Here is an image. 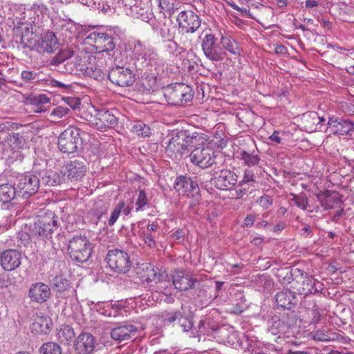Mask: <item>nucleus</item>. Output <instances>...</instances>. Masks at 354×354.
<instances>
[{"label":"nucleus","instance_id":"obj_1","mask_svg":"<svg viewBox=\"0 0 354 354\" xmlns=\"http://www.w3.org/2000/svg\"><path fill=\"white\" fill-rule=\"evenodd\" d=\"M58 227V217L53 212L49 211L39 216L28 231H21L18 234L20 244L26 246L31 239H47L50 237Z\"/></svg>","mask_w":354,"mask_h":354},{"label":"nucleus","instance_id":"obj_2","mask_svg":"<svg viewBox=\"0 0 354 354\" xmlns=\"http://www.w3.org/2000/svg\"><path fill=\"white\" fill-rule=\"evenodd\" d=\"M205 141V134L198 132L188 134L187 131H181L176 133L169 142L166 147V152L175 158H182L189 152V148Z\"/></svg>","mask_w":354,"mask_h":354},{"label":"nucleus","instance_id":"obj_3","mask_svg":"<svg viewBox=\"0 0 354 354\" xmlns=\"http://www.w3.org/2000/svg\"><path fill=\"white\" fill-rule=\"evenodd\" d=\"M129 50L131 51L129 65L133 66L138 70H142L153 63L158 62V55L155 50L147 46L145 42L139 39L129 43Z\"/></svg>","mask_w":354,"mask_h":354},{"label":"nucleus","instance_id":"obj_4","mask_svg":"<svg viewBox=\"0 0 354 354\" xmlns=\"http://www.w3.org/2000/svg\"><path fill=\"white\" fill-rule=\"evenodd\" d=\"M163 95L168 104L184 106L192 100L194 92L188 85L175 84L165 88Z\"/></svg>","mask_w":354,"mask_h":354},{"label":"nucleus","instance_id":"obj_5","mask_svg":"<svg viewBox=\"0 0 354 354\" xmlns=\"http://www.w3.org/2000/svg\"><path fill=\"white\" fill-rule=\"evenodd\" d=\"M67 250L70 257L73 261L84 263L91 257L93 246L86 236L79 235L74 236L68 241Z\"/></svg>","mask_w":354,"mask_h":354},{"label":"nucleus","instance_id":"obj_6","mask_svg":"<svg viewBox=\"0 0 354 354\" xmlns=\"http://www.w3.org/2000/svg\"><path fill=\"white\" fill-rule=\"evenodd\" d=\"M194 149L189 154L190 161L201 168L205 169L211 167L215 162V152L209 146L207 136L205 141L194 145Z\"/></svg>","mask_w":354,"mask_h":354},{"label":"nucleus","instance_id":"obj_7","mask_svg":"<svg viewBox=\"0 0 354 354\" xmlns=\"http://www.w3.org/2000/svg\"><path fill=\"white\" fill-rule=\"evenodd\" d=\"M221 44L214 35L209 32L205 33L201 41V48L206 58L213 62L224 60L226 53Z\"/></svg>","mask_w":354,"mask_h":354},{"label":"nucleus","instance_id":"obj_8","mask_svg":"<svg viewBox=\"0 0 354 354\" xmlns=\"http://www.w3.org/2000/svg\"><path fill=\"white\" fill-rule=\"evenodd\" d=\"M80 132V129L69 127L59 135L58 147L62 153L69 154L77 151L82 143Z\"/></svg>","mask_w":354,"mask_h":354},{"label":"nucleus","instance_id":"obj_9","mask_svg":"<svg viewBox=\"0 0 354 354\" xmlns=\"http://www.w3.org/2000/svg\"><path fill=\"white\" fill-rule=\"evenodd\" d=\"M106 260L110 268L119 274L127 273L131 267L129 255L120 250H109Z\"/></svg>","mask_w":354,"mask_h":354},{"label":"nucleus","instance_id":"obj_10","mask_svg":"<svg viewBox=\"0 0 354 354\" xmlns=\"http://www.w3.org/2000/svg\"><path fill=\"white\" fill-rule=\"evenodd\" d=\"M13 46L16 45L17 48H30L35 50L37 40L33 33L32 27L28 26H18L13 29Z\"/></svg>","mask_w":354,"mask_h":354},{"label":"nucleus","instance_id":"obj_11","mask_svg":"<svg viewBox=\"0 0 354 354\" xmlns=\"http://www.w3.org/2000/svg\"><path fill=\"white\" fill-rule=\"evenodd\" d=\"M40 180L39 177L33 174H28L19 177L17 183L18 194L24 198H28L37 192Z\"/></svg>","mask_w":354,"mask_h":354},{"label":"nucleus","instance_id":"obj_12","mask_svg":"<svg viewBox=\"0 0 354 354\" xmlns=\"http://www.w3.org/2000/svg\"><path fill=\"white\" fill-rule=\"evenodd\" d=\"M174 189L180 195L194 198L196 203H198L200 200V189L198 183L190 177L186 176H178L175 180Z\"/></svg>","mask_w":354,"mask_h":354},{"label":"nucleus","instance_id":"obj_13","mask_svg":"<svg viewBox=\"0 0 354 354\" xmlns=\"http://www.w3.org/2000/svg\"><path fill=\"white\" fill-rule=\"evenodd\" d=\"M177 21L185 33H194L201 25L200 17L192 10L181 11L177 17Z\"/></svg>","mask_w":354,"mask_h":354},{"label":"nucleus","instance_id":"obj_14","mask_svg":"<svg viewBox=\"0 0 354 354\" xmlns=\"http://www.w3.org/2000/svg\"><path fill=\"white\" fill-rule=\"evenodd\" d=\"M108 77L112 83L122 87L129 86L134 82L131 70L120 66L113 68L109 73Z\"/></svg>","mask_w":354,"mask_h":354},{"label":"nucleus","instance_id":"obj_15","mask_svg":"<svg viewBox=\"0 0 354 354\" xmlns=\"http://www.w3.org/2000/svg\"><path fill=\"white\" fill-rule=\"evenodd\" d=\"M213 180L215 187L219 189H231L237 183V176L229 169L214 171Z\"/></svg>","mask_w":354,"mask_h":354},{"label":"nucleus","instance_id":"obj_16","mask_svg":"<svg viewBox=\"0 0 354 354\" xmlns=\"http://www.w3.org/2000/svg\"><path fill=\"white\" fill-rule=\"evenodd\" d=\"M86 172V166L84 161L74 160L68 162L64 167L63 174L66 181H77L81 180Z\"/></svg>","mask_w":354,"mask_h":354},{"label":"nucleus","instance_id":"obj_17","mask_svg":"<svg viewBox=\"0 0 354 354\" xmlns=\"http://www.w3.org/2000/svg\"><path fill=\"white\" fill-rule=\"evenodd\" d=\"M117 122V118L111 111L102 109L97 111L93 120H91V124L97 129L103 131L115 125Z\"/></svg>","mask_w":354,"mask_h":354},{"label":"nucleus","instance_id":"obj_18","mask_svg":"<svg viewBox=\"0 0 354 354\" xmlns=\"http://www.w3.org/2000/svg\"><path fill=\"white\" fill-rule=\"evenodd\" d=\"M59 46L55 34L52 31L45 32L39 39L37 40L35 50L41 53H52Z\"/></svg>","mask_w":354,"mask_h":354},{"label":"nucleus","instance_id":"obj_19","mask_svg":"<svg viewBox=\"0 0 354 354\" xmlns=\"http://www.w3.org/2000/svg\"><path fill=\"white\" fill-rule=\"evenodd\" d=\"M21 254L17 250H7L0 255V263L3 270L12 271L21 265Z\"/></svg>","mask_w":354,"mask_h":354},{"label":"nucleus","instance_id":"obj_20","mask_svg":"<svg viewBox=\"0 0 354 354\" xmlns=\"http://www.w3.org/2000/svg\"><path fill=\"white\" fill-rule=\"evenodd\" d=\"M74 346L78 354H90L95 347V338L90 333H82L77 337Z\"/></svg>","mask_w":354,"mask_h":354},{"label":"nucleus","instance_id":"obj_21","mask_svg":"<svg viewBox=\"0 0 354 354\" xmlns=\"http://www.w3.org/2000/svg\"><path fill=\"white\" fill-rule=\"evenodd\" d=\"M327 124L328 131L335 135H347L354 131V122L346 120L330 118Z\"/></svg>","mask_w":354,"mask_h":354},{"label":"nucleus","instance_id":"obj_22","mask_svg":"<svg viewBox=\"0 0 354 354\" xmlns=\"http://www.w3.org/2000/svg\"><path fill=\"white\" fill-rule=\"evenodd\" d=\"M28 295L32 301L41 304L49 299L50 290L46 283H36L31 286Z\"/></svg>","mask_w":354,"mask_h":354},{"label":"nucleus","instance_id":"obj_23","mask_svg":"<svg viewBox=\"0 0 354 354\" xmlns=\"http://www.w3.org/2000/svg\"><path fill=\"white\" fill-rule=\"evenodd\" d=\"M173 284L179 290H187L193 287L194 281L189 274L176 270L173 274Z\"/></svg>","mask_w":354,"mask_h":354},{"label":"nucleus","instance_id":"obj_24","mask_svg":"<svg viewBox=\"0 0 354 354\" xmlns=\"http://www.w3.org/2000/svg\"><path fill=\"white\" fill-rule=\"evenodd\" d=\"M136 332V327L131 324H127L113 328L111 332V336L113 339L122 342L129 339L131 335Z\"/></svg>","mask_w":354,"mask_h":354},{"label":"nucleus","instance_id":"obj_25","mask_svg":"<svg viewBox=\"0 0 354 354\" xmlns=\"http://www.w3.org/2000/svg\"><path fill=\"white\" fill-rule=\"evenodd\" d=\"M41 182L46 185L55 186L66 182V180L62 171L46 170L43 173Z\"/></svg>","mask_w":354,"mask_h":354},{"label":"nucleus","instance_id":"obj_26","mask_svg":"<svg viewBox=\"0 0 354 354\" xmlns=\"http://www.w3.org/2000/svg\"><path fill=\"white\" fill-rule=\"evenodd\" d=\"M142 268L143 270L142 278L146 281L148 283H158L160 281L162 274L160 273V270L158 268L149 263H145L142 264Z\"/></svg>","mask_w":354,"mask_h":354},{"label":"nucleus","instance_id":"obj_27","mask_svg":"<svg viewBox=\"0 0 354 354\" xmlns=\"http://www.w3.org/2000/svg\"><path fill=\"white\" fill-rule=\"evenodd\" d=\"M149 0L136 3L131 7L132 14L137 18H140L142 21H147L150 19L149 12Z\"/></svg>","mask_w":354,"mask_h":354},{"label":"nucleus","instance_id":"obj_28","mask_svg":"<svg viewBox=\"0 0 354 354\" xmlns=\"http://www.w3.org/2000/svg\"><path fill=\"white\" fill-rule=\"evenodd\" d=\"M275 299L278 306L289 309L295 299V295L293 292L286 290L278 292L275 295Z\"/></svg>","mask_w":354,"mask_h":354},{"label":"nucleus","instance_id":"obj_29","mask_svg":"<svg viewBox=\"0 0 354 354\" xmlns=\"http://www.w3.org/2000/svg\"><path fill=\"white\" fill-rule=\"evenodd\" d=\"M158 225L155 223H148L147 229L142 232V239L145 243L149 248H154L156 243V232L157 231Z\"/></svg>","mask_w":354,"mask_h":354},{"label":"nucleus","instance_id":"obj_30","mask_svg":"<svg viewBox=\"0 0 354 354\" xmlns=\"http://www.w3.org/2000/svg\"><path fill=\"white\" fill-rule=\"evenodd\" d=\"M302 286V290L304 294H313L322 290V283L309 276H306L304 279Z\"/></svg>","mask_w":354,"mask_h":354},{"label":"nucleus","instance_id":"obj_31","mask_svg":"<svg viewBox=\"0 0 354 354\" xmlns=\"http://www.w3.org/2000/svg\"><path fill=\"white\" fill-rule=\"evenodd\" d=\"M18 194L17 187L14 185L6 183L0 185V201L3 203L10 202Z\"/></svg>","mask_w":354,"mask_h":354},{"label":"nucleus","instance_id":"obj_32","mask_svg":"<svg viewBox=\"0 0 354 354\" xmlns=\"http://www.w3.org/2000/svg\"><path fill=\"white\" fill-rule=\"evenodd\" d=\"M49 322L47 316H37L31 325V330L35 334L46 333L49 329Z\"/></svg>","mask_w":354,"mask_h":354},{"label":"nucleus","instance_id":"obj_33","mask_svg":"<svg viewBox=\"0 0 354 354\" xmlns=\"http://www.w3.org/2000/svg\"><path fill=\"white\" fill-rule=\"evenodd\" d=\"M221 44L223 49L227 50L234 55H239L241 53V48L239 43L231 37H222Z\"/></svg>","mask_w":354,"mask_h":354},{"label":"nucleus","instance_id":"obj_34","mask_svg":"<svg viewBox=\"0 0 354 354\" xmlns=\"http://www.w3.org/2000/svg\"><path fill=\"white\" fill-rule=\"evenodd\" d=\"M241 159L248 167H254L260 161L259 151L252 149V151L241 150L240 151Z\"/></svg>","mask_w":354,"mask_h":354},{"label":"nucleus","instance_id":"obj_35","mask_svg":"<svg viewBox=\"0 0 354 354\" xmlns=\"http://www.w3.org/2000/svg\"><path fill=\"white\" fill-rule=\"evenodd\" d=\"M115 48L114 39L106 32H100L98 48L100 51H111Z\"/></svg>","mask_w":354,"mask_h":354},{"label":"nucleus","instance_id":"obj_36","mask_svg":"<svg viewBox=\"0 0 354 354\" xmlns=\"http://www.w3.org/2000/svg\"><path fill=\"white\" fill-rule=\"evenodd\" d=\"M95 57L83 52H78L74 59L73 64L77 69V71L84 72L86 68L88 66L86 62L91 59H95Z\"/></svg>","mask_w":354,"mask_h":354},{"label":"nucleus","instance_id":"obj_37","mask_svg":"<svg viewBox=\"0 0 354 354\" xmlns=\"http://www.w3.org/2000/svg\"><path fill=\"white\" fill-rule=\"evenodd\" d=\"M74 52L70 49L62 50L51 60V65L58 66L62 68V65L74 55Z\"/></svg>","mask_w":354,"mask_h":354},{"label":"nucleus","instance_id":"obj_38","mask_svg":"<svg viewBox=\"0 0 354 354\" xmlns=\"http://www.w3.org/2000/svg\"><path fill=\"white\" fill-rule=\"evenodd\" d=\"M39 351L40 354H62L61 346L53 342L43 344Z\"/></svg>","mask_w":354,"mask_h":354},{"label":"nucleus","instance_id":"obj_39","mask_svg":"<svg viewBox=\"0 0 354 354\" xmlns=\"http://www.w3.org/2000/svg\"><path fill=\"white\" fill-rule=\"evenodd\" d=\"M74 337V330L69 326H63L57 333V338L64 344L68 343L73 339Z\"/></svg>","mask_w":354,"mask_h":354},{"label":"nucleus","instance_id":"obj_40","mask_svg":"<svg viewBox=\"0 0 354 354\" xmlns=\"http://www.w3.org/2000/svg\"><path fill=\"white\" fill-rule=\"evenodd\" d=\"M70 287L69 281L63 275L56 276L53 280V288L58 292H64Z\"/></svg>","mask_w":354,"mask_h":354},{"label":"nucleus","instance_id":"obj_41","mask_svg":"<svg viewBox=\"0 0 354 354\" xmlns=\"http://www.w3.org/2000/svg\"><path fill=\"white\" fill-rule=\"evenodd\" d=\"M149 200L147 198L145 190H140L138 197L135 202V211L136 212L144 211L148 206Z\"/></svg>","mask_w":354,"mask_h":354},{"label":"nucleus","instance_id":"obj_42","mask_svg":"<svg viewBox=\"0 0 354 354\" xmlns=\"http://www.w3.org/2000/svg\"><path fill=\"white\" fill-rule=\"evenodd\" d=\"M313 339L319 342H331L335 341L337 335L335 333H330L324 329H319L313 333Z\"/></svg>","mask_w":354,"mask_h":354},{"label":"nucleus","instance_id":"obj_43","mask_svg":"<svg viewBox=\"0 0 354 354\" xmlns=\"http://www.w3.org/2000/svg\"><path fill=\"white\" fill-rule=\"evenodd\" d=\"M292 198L291 201L303 210H306L308 207V198L304 193H300L299 194H292Z\"/></svg>","mask_w":354,"mask_h":354},{"label":"nucleus","instance_id":"obj_44","mask_svg":"<svg viewBox=\"0 0 354 354\" xmlns=\"http://www.w3.org/2000/svg\"><path fill=\"white\" fill-rule=\"evenodd\" d=\"M132 131L139 136L148 137L151 134L150 127L142 122H137L132 127Z\"/></svg>","mask_w":354,"mask_h":354},{"label":"nucleus","instance_id":"obj_45","mask_svg":"<svg viewBox=\"0 0 354 354\" xmlns=\"http://www.w3.org/2000/svg\"><path fill=\"white\" fill-rule=\"evenodd\" d=\"M83 73L86 75L98 81L102 80L104 77V74L101 69L93 65L88 66Z\"/></svg>","mask_w":354,"mask_h":354},{"label":"nucleus","instance_id":"obj_46","mask_svg":"<svg viewBox=\"0 0 354 354\" xmlns=\"http://www.w3.org/2000/svg\"><path fill=\"white\" fill-rule=\"evenodd\" d=\"M318 201H319L321 206L325 210L334 208L335 205L338 203L337 198L331 196L328 194H325L324 198L318 196Z\"/></svg>","mask_w":354,"mask_h":354},{"label":"nucleus","instance_id":"obj_47","mask_svg":"<svg viewBox=\"0 0 354 354\" xmlns=\"http://www.w3.org/2000/svg\"><path fill=\"white\" fill-rule=\"evenodd\" d=\"M180 2L178 0H160V6L168 11L170 14H173L175 10L178 9Z\"/></svg>","mask_w":354,"mask_h":354},{"label":"nucleus","instance_id":"obj_48","mask_svg":"<svg viewBox=\"0 0 354 354\" xmlns=\"http://www.w3.org/2000/svg\"><path fill=\"white\" fill-rule=\"evenodd\" d=\"M124 207V201H120L113 208L111 212V216L108 221L109 226L113 225L122 213V209Z\"/></svg>","mask_w":354,"mask_h":354},{"label":"nucleus","instance_id":"obj_49","mask_svg":"<svg viewBox=\"0 0 354 354\" xmlns=\"http://www.w3.org/2000/svg\"><path fill=\"white\" fill-rule=\"evenodd\" d=\"M39 74L33 71H22L21 78L24 83H33L38 80Z\"/></svg>","mask_w":354,"mask_h":354},{"label":"nucleus","instance_id":"obj_50","mask_svg":"<svg viewBox=\"0 0 354 354\" xmlns=\"http://www.w3.org/2000/svg\"><path fill=\"white\" fill-rule=\"evenodd\" d=\"M178 324L184 332L189 331L193 326L192 322L187 317L183 316L182 314H180L178 318Z\"/></svg>","mask_w":354,"mask_h":354},{"label":"nucleus","instance_id":"obj_51","mask_svg":"<svg viewBox=\"0 0 354 354\" xmlns=\"http://www.w3.org/2000/svg\"><path fill=\"white\" fill-rule=\"evenodd\" d=\"M255 169H247L245 170L243 178L240 182L241 185L243 183H249L251 182L256 181L255 174H254Z\"/></svg>","mask_w":354,"mask_h":354},{"label":"nucleus","instance_id":"obj_52","mask_svg":"<svg viewBox=\"0 0 354 354\" xmlns=\"http://www.w3.org/2000/svg\"><path fill=\"white\" fill-rule=\"evenodd\" d=\"M59 70L61 71L62 73H69V74L77 72V69L73 64V62L68 61V60L66 61V62H64V64H62V68L60 67H59Z\"/></svg>","mask_w":354,"mask_h":354},{"label":"nucleus","instance_id":"obj_53","mask_svg":"<svg viewBox=\"0 0 354 354\" xmlns=\"http://www.w3.org/2000/svg\"><path fill=\"white\" fill-rule=\"evenodd\" d=\"M259 203L261 207L264 209H268L272 205L273 201L272 198L268 195H263L259 198Z\"/></svg>","mask_w":354,"mask_h":354},{"label":"nucleus","instance_id":"obj_54","mask_svg":"<svg viewBox=\"0 0 354 354\" xmlns=\"http://www.w3.org/2000/svg\"><path fill=\"white\" fill-rule=\"evenodd\" d=\"M31 9L35 13H40L41 15H46L48 12V7L44 3H34Z\"/></svg>","mask_w":354,"mask_h":354},{"label":"nucleus","instance_id":"obj_55","mask_svg":"<svg viewBox=\"0 0 354 354\" xmlns=\"http://www.w3.org/2000/svg\"><path fill=\"white\" fill-rule=\"evenodd\" d=\"M69 111L70 109L68 108L59 106L52 111V115L57 116L59 118H61L63 116L67 115L69 113Z\"/></svg>","mask_w":354,"mask_h":354},{"label":"nucleus","instance_id":"obj_56","mask_svg":"<svg viewBox=\"0 0 354 354\" xmlns=\"http://www.w3.org/2000/svg\"><path fill=\"white\" fill-rule=\"evenodd\" d=\"M99 37H100L99 32H92L85 38V40L86 41L87 43L93 42L94 45L95 46L96 48L97 49Z\"/></svg>","mask_w":354,"mask_h":354},{"label":"nucleus","instance_id":"obj_57","mask_svg":"<svg viewBox=\"0 0 354 354\" xmlns=\"http://www.w3.org/2000/svg\"><path fill=\"white\" fill-rule=\"evenodd\" d=\"M304 116L305 118H311L314 123L319 124L325 121V119L323 117L319 116L316 112H310L305 114Z\"/></svg>","mask_w":354,"mask_h":354},{"label":"nucleus","instance_id":"obj_58","mask_svg":"<svg viewBox=\"0 0 354 354\" xmlns=\"http://www.w3.org/2000/svg\"><path fill=\"white\" fill-rule=\"evenodd\" d=\"M160 35L166 40H170L172 37L169 28L165 26L160 29Z\"/></svg>","mask_w":354,"mask_h":354},{"label":"nucleus","instance_id":"obj_59","mask_svg":"<svg viewBox=\"0 0 354 354\" xmlns=\"http://www.w3.org/2000/svg\"><path fill=\"white\" fill-rule=\"evenodd\" d=\"M35 103L44 104L50 102V99L44 94L39 95L34 98Z\"/></svg>","mask_w":354,"mask_h":354},{"label":"nucleus","instance_id":"obj_60","mask_svg":"<svg viewBox=\"0 0 354 354\" xmlns=\"http://www.w3.org/2000/svg\"><path fill=\"white\" fill-rule=\"evenodd\" d=\"M272 326L275 327L276 333H280L283 331V328H281V327H283L282 323L279 317H273L272 319Z\"/></svg>","mask_w":354,"mask_h":354},{"label":"nucleus","instance_id":"obj_61","mask_svg":"<svg viewBox=\"0 0 354 354\" xmlns=\"http://www.w3.org/2000/svg\"><path fill=\"white\" fill-rule=\"evenodd\" d=\"M312 315H313V318H312V323H317L319 322V319H320V313H319V310L317 306H314L313 309H312Z\"/></svg>","mask_w":354,"mask_h":354},{"label":"nucleus","instance_id":"obj_62","mask_svg":"<svg viewBox=\"0 0 354 354\" xmlns=\"http://www.w3.org/2000/svg\"><path fill=\"white\" fill-rule=\"evenodd\" d=\"M108 207L106 205H104L100 211L95 210L93 214L96 216V221L95 223H97L100 218L102 217L104 214H105L107 212Z\"/></svg>","mask_w":354,"mask_h":354},{"label":"nucleus","instance_id":"obj_63","mask_svg":"<svg viewBox=\"0 0 354 354\" xmlns=\"http://www.w3.org/2000/svg\"><path fill=\"white\" fill-rule=\"evenodd\" d=\"M300 235L304 238H307V237L312 236L311 227L308 225L304 226L300 230Z\"/></svg>","mask_w":354,"mask_h":354},{"label":"nucleus","instance_id":"obj_64","mask_svg":"<svg viewBox=\"0 0 354 354\" xmlns=\"http://www.w3.org/2000/svg\"><path fill=\"white\" fill-rule=\"evenodd\" d=\"M255 221L254 215H248L243 220V224L246 227H251L253 225L254 222Z\"/></svg>","mask_w":354,"mask_h":354}]
</instances>
